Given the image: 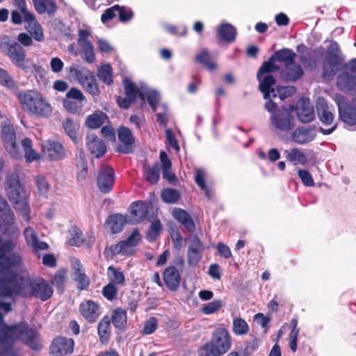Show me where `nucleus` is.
I'll list each match as a JSON object with an SVG mask.
<instances>
[{"label":"nucleus","instance_id":"nucleus-1","mask_svg":"<svg viewBox=\"0 0 356 356\" xmlns=\"http://www.w3.org/2000/svg\"><path fill=\"white\" fill-rule=\"evenodd\" d=\"M0 298H13L17 296L22 298L34 297L46 301L53 295L52 286L43 278H32L29 276H20L3 286Z\"/></svg>","mask_w":356,"mask_h":356},{"label":"nucleus","instance_id":"nucleus-2","mask_svg":"<svg viewBox=\"0 0 356 356\" xmlns=\"http://www.w3.org/2000/svg\"><path fill=\"white\" fill-rule=\"evenodd\" d=\"M16 340L22 341L33 350H39L42 348L38 332L30 327L27 323L3 325L0 332V356H17L13 351V342Z\"/></svg>","mask_w":356,"mask_h":356},{"label":"nucleus","instance_id":"nucleus-3","mask_svg":"<svg viewBox=\"0 0 356 356\" xmlns=\"http://www.w3.org/2000/svg\"><path fill=\"white\" fill-rule=\"evenodd\" d=\"M6 190L14 209L22 214L24 220L29 222L30 220L31 209L27 201L26 192L21 186L17 175L10 174L8 175Z\"/></svg>","mask_w":356,"mask_h":356},{"label":"nucleus","instance_id":"nucleus-4","mask_svg":"<svg viewBox=\"0 0 356 356\" xmlns=\"http://www.w3.org/2000/svg\"><path fill=\"white\" fill-rule=\"evenodd\" d=\"M17 97L22 109L30 115L47 118L52 112L50 104L38 91H22L18 94Z\"/></svg>","mask_w":356,"mask_h":356},{"label":"nucleus","instance_id":"nucleus-5","mask_svg":"<svg viewBox=\"0 0 356 356\" xmlns=\"http://www.w3.org/2000/svg\"><path fill=\"white\" fill-rule=\"evenodd\" d=\"M0 51L8 56L11 63L18 68L29 72L35 65L30 63V59L26 57V51L19 42L8 35H3L0 38Z\"/></svg>","mask_w":356,"mask_h":356},{"label":"nucleus","instance_id":"nucleus-6","mask_svg":"<svg viewBox=\"0 0 356 356\" xmlns=\"http://www.w3.org/2000/svg\"><path fill=\"white\" fill-rule=\"evenodd\" d=\"M277 104V102L270 99L264 104L265 110L270 114L271 127L284 132L291 131L295 127V119L291 108H286L284 106H278Z\"/></svg>","mask_w":356,"mask_h":356},{"label":"nucleus","instance_id":"nucleus-7","mask_svg":"<svg viewBox=\"0 0 356 356\" xmlns=\"http://www.w3.org/2000/svg\"><path fill=\"white\" fill-rule=\"evenodd\" d=\"M232 346L231 337L227 329L218 327L213 332L211 340L198 350L200 356H222Z\"/></svg>","mask_w":356,"mask_h":356},{"label":"nucleus","instance_id":"nucleus-8","mask_svg":"<svg viewBox=\"0 0 356 356\" xmlns=\"http://www.w3.org/2000/svg\"><path fill=\"white\" fill-rule=\"evenodd\" d=\"M22 264L23 259L18 252L6 254L0 246V293L3 286H6L18 277V273L13 268L21 267Z\"/></svg>","mask_w":356,"mask_h":356},{"label":"nucleus","instance_id":"nucleus-9","mask_svg":"<svg viewBox=\"0 0 356 356\" xmlns=\"http://www.w3.org/2000/svg\"><path fill=\"white\" fill-rule=\"evenodd\" d=\"M343 60L344 58L339 44L336 41H331L327 50L325 62L323 66V76L325 77L334 76Z\"/></svg>","mask_w":356,"mask_h":356},{"label":"nucleus","instance_id":"nucleus-10","mask_svg":"<svg viewBox=\"0 0 356 356\" xmlns=\"http://www.w3.org/2000/svg\"><path fill=\"white\" fill-rule=\"evenodd\" d=\"M338 88L345 92L356 94V58L345 65V70L337 77Z\"/></svg>","mask_w":356,"mask_h":356},{"label":"nucleus","instance_id":"nucleus-11","mask_svg":"<svg viewBox=\"0 0 356 356\" xmlns=\"http://www.w3.org/2000/svg\"><path fill=\"white\" fill-rule=\"evenodd\" d=\"M120 143L116 147L118 152L129 154L134 152L135 138L132 131L127 127L120 126L117 130Z\"/></svg>","mask_w":356,"mask_h":356},{"label":"nucleus","instance_id":"nucleus-12","mask_svg":"<svg viewBox=\"0 0 356 356\" xmlns=\"http://www.w3.org/2000/svg\"><path fill=\"white\" fill-rule=\"evenodd\" d=\"M71 72H74L79 83L88 93L93 97L99 96L100 90L93 72L90 70L83 71L76 68H72Z\"/></svg>","mask_w":356,"mask_h":356},{"label":"nucleus","instance_id":"nucleus-13","mask_svg":"<svg viewBox=\"0 0 356 356\" xmlns=\"http://www.w3.org/2000/svg\"><path fill=\"white\" fill-rule=\"evenodd\" d=\"M317 136L316 127L304 125L296 128L290 135L291 140L298 145H306L314 141Z\"/></svg>","mask_w":356,"mask_h":356},{"label":"nucleus","instance_id":"nucleus-14","mask_svg":"<svg viewBox=\"0 0 356 356\" xmlns=\"http://www.w3.org/2000/svg\"><path fill=\"white\" fill-rule=\"evenodd\" d=\"M291 111H295L297 118L302 123H309L314 120V109L308 99H300L296 106L291 105Z\"/></svg>","mask_w":356,"mask_h":356},{"label":"nucleus","instance_id":"nucleus-15","mask_svg":"<svg viewBox=\"0 0 356 356\" xmlns=\"http://www.w3.org/2000/svg\"><path fill=\"white\" fill-rule=\"evenodd\" d=\"M44 154L49 161H58L67 156L63 145L58 141L48 140L42 145Z\"/></svg>","mask_w":356,"mask_h":356},{"label":"nucleus","instance_id":"nucleus-16","mask_svg":"<svg viewBox=\"0 0 356 356\" xmlns=\"http://www.w3.org/2000/svg\"><path fill=\"white\" fill-rule=\"evenodd\" d=\"M204 250L203 243L197 235L191 239L187 250V262L191 266H195L202 258V252Z\"/></svg>","mask_w":356,"mask_h":356},{"label":"nucleus","instance_id":"nucleus-17","mask_svg":"<svg viewBox=\"0 0 356 356\" xmlns=\"http://www.w3.org/2000/svg\"><path fill=\"white\" fill-rule=\"evenodd\" d=\"M115 182V172L108 165L102 166L98 173L97 185L99 190L104 193L111 191Z\"/></svg>","mask_w":356,"mask_h":356},{"label":"nucleus","instance_id":"nucleus-18","mask_svg":"<svg viewBox=\"0 0 356 356\" xmlns=\"http://www.w3.org/2000/svg\"><path fill=\"white\" fill-rule=\"evenodd\" d=\"M74 340L63 337L55 338L51 346V353L58 355H70L74 350Z\"/></svg>","mask_w":356,"mask_h":356},{"label":"nucleus","instance_id":"nucleus-19","mask_svg":"<svg viewBox=\"0 0 356 356\" xmlns=\"http://www.w3.org/2000/svg\"><path fill=\"white\" fill-rule=\"evenodd\" d=\"M79 312L83 317L89 323H95L101 314L99 305L93 300L83 301L79 306Z\"/></svg>","mask_w":356,"mask_h":356},{"label":"nucleus","instance_id":"nucleus-20","mask_svg":"<svg viewBox=\"0 0 356 356\" xmlns=\"http://www.w3.org/2000/svg\"><path fill=\"white\" fill-rule=\"evenodd\" d=\"M316 112L320 121L324 125H330L334 120V115L330 110L327 102L324 97H319L316 104Z\"/></svg>","mask_w":356,"mask_h":356},{"label":"nucleus","instance_id":"nucleus-21","mask_svg":"<svg viewBox=\"0 0 356 356\" xmlns=\"http://www.w3.org/2000/svg\"><path fill=\"white\" fill-rule=\"evenodd\" d=\"M86 144L91 153L97 158L103 156L106 152V146L102 139L95 134H88L86 138Z\"/></svg>","mask_w":356,"mask_h":356},{"label":"nucleus","instance_id":"nucleus-22","mask_svg":"<svg viewBox=\"0 0 356 356\" xmlns=\"http://www.w3.org/2000/svg\"><path fill=\"white\" fill-rule=\"evenodd\" d=\"M163 280L170 291H176L180 284V275L177 268L174 266L165 268L163 272Z\"/></svg>","mask_w":356,"mask_h":356},{"label":"nucleus","instance_id":"nucleus-23","mask_svg":"<svg viewBox=\"0 0 356 356\" xmlns=\"http://www.w3.org/2000/svg\"><path fill=\"white\" fill-rule=\"evenodd\" d=\"M172 216L188 232L193 233L195 232V222L188 211L181 208H175L172 211Z\"/></svg>","mask_w":356,"mask_h":356},{"label":"nucleus","instance_id":"nucleus-24","mask_svg":"<svg viewBox=\"0 0 356 356\" xmlns=\"http://www.w3.org/2000/svg\"><path fill=\"white\" fill-rule=\"evenodd\" d=\"M236 29L231 24L223 22L216 27V35L222 40L227 42H233L236 37Z\"/></svg>","mask_w":356,"mask_h":356},{"label":"nucleus","instance_id":"nucleus-25","mask_svg":"<svg viewBox=\"0 0 356 356\" xmlns=\"http://www.w3.org/2000/svg\"><path fill=\"white\" fill-rule=\"evenodd\" d=\"M131 213L133 217L129 220L131 224H137L141 222L148 213V206L143 202H135L131 205Z\"/></svg>","mask_w":356,"mask_h":356},{"label":"nucleus","instance_id":"nucleus-26","mask_svg":"<svg viewBox=\"0 0 356 356\" xmlns=\"http://www.w3.org/2000/svg\"><path fill=\"white\" fill-rule=\"evenodd\" d=\"M340 119L348 126L356 124V109L351 103L348 105H338Z\"/></svg>","mask_w":356,"mask_h":356},{"label":"nucleus","instance_id":"nucleus-27","mask_svg":"<svg viewBox=\"0 0 356 356\" xmlns=\"http://www.w3.org/2000/svg\"><path fill=\"white\" fill-rule=\"evenodd\" d=\"M259 89L264 94V98L266 101L273 99L272 91L275 90L273 86L275 84V79L271 74H266L263 78L260 76Z\"/></svg>","mask_w":356,"mask_h":356},{"label":"nucleus","instance_id":"nucleus-28","mask_svg":"<svg viewBox=\"0 0 356 356\" xmlns=\"http://www.w3.org/2000/svg\"><path fill=\"white\" fill-rule=\"evenodd\" d=\"M73 266L74 270L73 279L77 282V288L80 290H84L89 286L90 280L82 271V265L79 259H74Z\"/></svg>","mask_w":356,"mask_h":356},{"label":"nucleus","instance_id":"nucleus-29","mask_svg":"<svg viewBox=\"0 0 356 356\" xmlns=\"http://www.w3.org/2000/svg\"><path fill=\"white\" fill-rule=\"evenodd\" d=\"M276 62L283 63L285 66L290 65L294 63L297 56L296 54L291 49L283 48L275 51L272 55Z\"/></svg>","mask_w":356,"mask_h":356},{"label":"nucleus","instance_id":"nucleus-30","mask_svg":"<svg viewBox=\"0 0 356 356\" xmlns=\"http://www.w3.org/2000/svg\"><path fill=\"white\" fill-rule=\"evenodd\" d=\"M161 166L158 162H156L152 167L145 165L143 167V177L149 184H156L160 178Z\"/></svg>","mask_w":356,"mask_h":356},{"label":"nucleus","instance_id":"nucleus-31","mask_svg":"<svg viewBox=\"0 0 356 356\" xmlns=\"http://www.w3.org/2000/svg\"><path fill=\"white\" fill-rule=\"evenodd\" d=\"M107 224L108 225L111 232L112 234H117L120 232L126 223L129 222L127 220L126 218L119 213H115L110 216L107 220Z\"/></svg>","mask_w":356,"mask_h":356},{"label":"nucleus","instance_id":"nucleus-32","mask_svg":"<svg viewBox=\"0 0 356 356\" xmlns=\"http://www.w3.org/2000/svg\"><path fill=\"white\" fill-rule=\"evenodd\" d=\"M63 127L66 134L70 138L72 142L79 145L81 142V137L76 134L79 128L78 124L71 118H67L63 122Z\"/></svg>","mask_w":356,"mask_h":356},{"label":"nucleus","instance_id":"nucleus-33","mask_svg":"<svg viewBox=\"0 0 356 356\" xmlns=\"http://www.w3.org/2000/svg\"><path fill=\"white\" fill-rule=\"evenodd\" d=\"M107 119L108 116L106 113L97 111L86 118L85 125L90 129H98Z\"/></svg>","mask_w":356,"mask_h":356},{"label":"nucleus","instance_id":"nucleus-34","mask_svg":"<svg viewBox=\"0 0 356 356\" xmlns=\"http://www.w3.org/2000/svg\"><path fill=\"white\" fill-rule=\"evenodd\" d=\"M139 98L143 102H145V99H147L149 104H153V103L159 102L161 95L157 90L149 88L146 85H142Z\"/></svg>","mask_w":356,"mask_h":356},{"label":"nucleus","instance_id":"nucleus-35","mask_svg":"<svg viewBox=\"0 0 356 356\" xmlns=\"http://www.w3.org/2000/svg\"><path fill=\"white\" fill-rule=\"evenodd\" d=\"M21 145L24 152L23 156H24L27 163H31L40 159V154L32 148V141L30 138H24Z\"/></svg>","mask_w":356,"mask_h":356},{"label":"nucleus","instance_id":"nucleus-36","mask_svg":"<svg viewBox=\"0 0 356 356\" xmlns=\"http://www.w3.org/2000/svg\"><path fill=\"white\" fill-rule=\"evenodd\" d=\"M78 46L79 47V54L81 58L90 64L95 63V53L92 42L78 44Z\"/></svg>","mask_w":356,"mask_h":356},{"label":"nucleus","instance_id":"nucleus-37","mask_svg":"<svg viewBox=\"0 0 356 356\" xmlns=\"http://www.w3.org/2000/svg\"><path fill=\"white\" fill-rule=\"evenodd\" d=\"M303 74L304 71L302 66L293 63L286 66L284 77L287 81L294 82L300 79Z\"/></svg>","mask_w":356,"mask_h":356},{"label":"nucleus","instance_id":"nucleus-38","mask_svg":"<svg viewBox=\"0 0 356 356\" xmlns=\"http://www.w3.org/2000/svg\"><path fill=\"white\" fill-rule=\"evenodd\" d=\"M296 92V88L294 86H277L275 90L272 91L273 100L276 102L277 99L280 101H284L287 97L292 96Z\"/></svg>","mask_w":356,"mask_h":356},{"label":"nucleus","instance_id":"nucleus-39","mask_svg":"<svg viewBox=\"0 0 356 356\" xmlns=\"http://www.w3.org/2000/svg\"><path fill=\"white\" fill-rule=\"evenodd\" d=\"M112 323L113 325L120 330L125 327L127 322V312L124 309L117 308L112 313Z\"/></svg>","mask_w":356,"mask_h":356},{"label":"nucleus","instance_id":"nucleus-40","mask_svg":"<svg viewBox=\"0 0 356 356\" xmlns=\"http://www.w3.org/2000/svg\"><path fill=\"white\" fill-rule=\"evenodd\" d=\"M205 176L206 172L204 170L200 168L195 170V182L201 190L204 191L205 196L209 200L212 197V192L206 185Z\"/></svg>","mask_w":356,"mask_h":356},{"label":"nucleus","instance_id":"nucleus-41","mask_svg":"<svg viewBox=\"0 0 356 356\" xmlns=\"http://www.w3.org/2000/svg\"><path fill=\"white\" fill-rule=\"evenodd\" d=\"M34 7L39 14L47 13L48 15H53L57 10V5L54 0H42L41 5L35 3Z\"/></svg>","mask_w":356,"mask_h":356},{"label":"nucleus","instance_id":"nucleus-42","mask_svg":"<svg viewBox=\"0 0 356 356\" xmlns=\"http://www.w3.org/2000/svg\"><path fill=\"white\" fill-rule=\"evenodd\" d=\"M111 325V320L109 317L104 316L99 323L97 332L102 343H107L109 338V330Z\"/></svg>","mask_w":356,"mask_h":356},{"label":"nucleus","instance_id":"nucleus-43","mask_svg":"<svg viewBox=\"0 0 356 356\" xmlns=\"http://www.w3.org/2000/svg\"><path fill=\"white\" fill-rule=\"evenodd\" d=\"M276 60L272 56H270L267 61H264L259 69L257 74V79H260L264 74H270L271 72H277L280 67L275 64Z\"/></svg>","mask_w":356,"mask_h":356},{"label":"nucleus","instance_id":"nucleus-44","mask_svg":"<svg viewBox=\"0 0 356 356\" xmlns=\"http://www.w3.org/2000/svg\"><path fill=\"white\" fill-rule=\"evenodd\" d=\"M97 76L106 85H111L113 83V68L110 64H106L99 66L97 68Z\"/></svg>","mask_w":356,"mask_h":356},{"label":"nucleus","instance_id":"nucleus-45","mask_svg":"<svg viewBox=\"0 0 356 356\" xmlns=\"http://www.w3.org/2000/svg\"><path fill=\"white\" fill-rule=\"evenodd\" d=\"M195 60L197 63L204 65L209 71L216 70V65L211 60V56L207 49H202L195 56Z\"/></svg>","mask_w":356,"mask_h":356},{"label":"nucleus","instance_id":"nucleus-46","mask_svg":"<svg viewBox=\"0 0 356 356\" xmlns=\"http://www.w3.org/2000/svg\"><path fill=\"white\" fill-rule=\"evenodd\" d=\"M124 86L125 90L126 97L130 98L132 102L136 101L137 96L141 91V88L139 89L136 84L128 79H124Z\"/></svg>","mask_w":356,"mask_h":356},{"label":"nucleus","instance_id":"nucleus-47","mask_svg":"<svg viewBox=\"0 0 356 356\" xmlns=\"http://www.w3.org/2000/svg\"><path fill=\"white\" fill-rule=\"evenodd\" d=\"M161 196L164 202L173 204L180 199L181 194L177 189L167 188L162 191Z\"/></svg>","mask_w":356,"mask_h":356},{"label":"nucleus","instance_id":"nucleus-48","mask_svg":"<svg viewBox=\"0 0 356 356\" xmlns=\"http://www.w3.org/2000/svg\"><path fill=\"white\" fill-rule=\"evenodd\" d=\"M232 331L236 335H245L249 332V326L244 319L236 317L233 320Z\"/></svg>","mask_w":356,"mask_h":356},{"label":"nucleus","instance_id":"nucleus-49","mask_svg":"<svg viewBox=\"0 0 356 356\" xmlns=\"http://www.w3.org/2000/svg\"><path fill=\"white\" fill-rule=\"evenodd\" d=\"M286 159L289 161L294 163L295 165L297 163L304 165L307 161V159L305 153L298 148L292 149L287 154Z\"/></svg>","mask_w":356,"mask_h":356},{"label":"nucleus","instance_id":"nucleus-50","mask_svg":"<svg viewBox=\"0 0 356 356\" xmlns=\"http://www.w3.org/2000/svg\"><path fill=\"white\" fill-rule=\"evenodd\" d=\"M0 217L6 226L4 230L5 233L10 232V227H11L13 229H14V232H16L17 230V228L13 226L15 224V214L11 209H7L6 211L1 213Z\"/></svg>","mask_w":356,"mask_h":356},{"label":"nucleus","instance_id":"nucleus-51","mask_svg":"<svg viewBox=\"0 0 356 356\" xmlns=\"http://www.w3.org/2000/svg\"><path fill=\"white\" fill-rule=\"evenodd\" d=\"M69 233L71 236L69 240V244L70 245L79 247L84 243L82 232L76 225L71 227Z\"/></svg>","mask_w":356,"mask_h":356},{"label":"nucleus","instance_id":"nucleus-52","mask_svg":"<svg viewBox=\"0 0 356 356\" xmlns=\"http://www.w3.org/2000/svg\"><path fill=\"white\" fill-rule=\"evenodd\" d=\"M161 229L162 225L161 222L159 220H154L151 223L147 232V240L150 243H153L154 241H155L156 238L159 236Z\"/></svg>","mask_w":356,"mask_h":356},{"label":"nucleus","instance_id":"nucleus-53","mask_svg":"<svg viewBox=\"0 0 356 356\" xmlns=\"http://www.w3.org/2000/svg\"><path fill=\"white\" fill-rule=\"evenodd\" d=\"M66 281V274L64 270H58L52 280V285L57 288L59 293H63L65 289V282Z\"/></svg>","mask_w":356,"mask_h":356},{"label":"nucleus","instance_id":"nucleus-54","mask_svg":"<svg viewBox=\"0 0 356 356\" xmlns=\"http://www.w3.org/2000/svg\"><path fill=\"white\" fill-rule=\"evenodd\" d=\"M140 241V232L138 229L136 228L126 240L121 241V245H123L124 248L131 251L130 248L137 246Z\"/></svg>","mask_w":356,"mask_h":356},{"label":"nucleus","instance_id":"nucleus-55","mask_svg":"<svg viewBox=\"0 0 356 356\" xmlns=\"http://www.w3.org/2000/svg\"><path fill=\"white\" fill-rule=\"evenodd\" d=\"M63 103L65 108L72 113H79L86 104V102L69 99H65Z\"/></svg>","mask_w":356,"mask_h":356},{"label":"nucleus","instance_id":"nucleus-56","mask_svg":"<svg viewBox=\"0 0 356 356\" xmlns=\"http://www.w3.org/2000/svg\"><path fill=\"white\" fill-rule=\"evenodd\" d=\"M108 274L111 280V283L115 284H124L125 282V277L123 273L113 266H109L108 268Z\"/></svg>","mask_w":356,"mask_h":356},{"label":"nucleus","instance_id":"nucleus-57","mask_svg":"<svg viewBox=\"0 0 356 356\" xmlns=\"http://www.w3.org/2000/svg\"><path fill=\"white\" fill-rule=\"evenodd\" d=\"M1 138L5 143V147L8 143H14L16 140L14 129L10 125H6L1 129Z\"/></svg>","mask_w":356,"mask_h":356},{"label":"nucleus","instance_id":"nucleus-58","mask_svg":"<svg viewBox=\"0 0 356 356\" xmlns=\"http://www.w3.org/2000/svg\"><path fill=\"white\" fill-rule=\"evenodd\" d=\"M0 84L9 89L16 88V84L13 77L6 70L2 68H0Z\"/></svg>","mask_w":356,"mask_h":356},{"label":"nucleus","instance_id":"nucleus-59","mask_svg":"<svg viewBox=\"0 0 356 356\" xmlns=\"http://www.w3.org/2000/svg\"><path fill=\"white\" fill-rule=\"evenodd\" d=\"M222 307V302L220 300H215L203 305L201 311L203 314L209 315L214 314Z\"/></svg>","mask_w":356,"mask_h":356},{"label":"nucleus","instance_id":"nucleus-60","mask_svg":"<svg viewBox=\"0 0 356 356\" xmlns=\"http://www.w3.org/2000/svg\"><path fill=\"white\" fill-rule=\"evenodd\" d=\"M6 149L13 159L19 160L23 158L24 150L23 149H21L20 146L17 143L16 140L14 143H8L6 145Z\"/></svg>","mask_w":356,"mask_h":356},{"label":"nucleus","instance_id":"nucleus-61","mask_svg":"<svg viewBox=\"0 0 356 356\" xmlns=\"http://www.w3.org/2000/svg\"><path fill=\"white\" fill-rule=\"evenodd\" d=\"M35 184L40 193L44 197H47L49 191L50 185L46 178L42 175H38L35 177Z\"/></svg>","mask_w":356,"mask_h":356},{"label":"nucleus","instance_id":"nucleus-62","mask_svg":"<svg viewBox=\"0 0 356 356\" xmlns=\"http://www.w3.org/2000/svg\"><path fill=\"white\" fill-rule=\"evenodd\" d=\"M118 15L119 20L121 22L126 23L133 18L134 12L130 8L120 6V8L118 10Z\"/></svg>","mask_w":356,"mask_h":356},{"label":"nucleus","instance_id":"nucleus-63","mask_svg":"<svg viewBox=\"0 0 356 356\" xmlns=\"http://www.w3.org/2000/svg\"><path fill=\"white\" fill-rule=\"evenodd\" d=\"M158 326V320L156 317H150L147 321H146L144 323V326L143 328V334H152L157 328Z\"/></svg>","mask_w":356,"mask_h":356},{"label":"nucleus","instance_id":"nucleus-64","mask_svg":"<svg viewBox=\"0 0 356 356\" xmlns=\"http://www.w3.org/2000/svg\"><path fill=\"white\" fill-rule=\"evenodd\" d=\"M120 8L119 5H114L107 9L104 12V13L101 16V21L102 23L105 24L107 22L113 19L118 14V10Z\"/></svg>","mask_w":356,"mask_h":356}]
</instances>
